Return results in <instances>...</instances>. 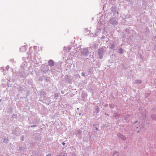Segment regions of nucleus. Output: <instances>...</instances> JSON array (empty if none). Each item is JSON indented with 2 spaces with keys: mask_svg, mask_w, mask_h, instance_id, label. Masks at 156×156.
<instances>
[{
  "mask_svg": "<svg viewBox=\"0 0 156 156\" xmlns=\"http://www.w3.org/2000/svg\"><path fill=\"white\" fill-rule=\"evenodd\" d=\"M48 65L50 66H53L54 65V62L52 60H50L48 62Z\"/></svg>",
  "mask_w": 156,
  "mask_h": 156,
  "instance_id": "obj_1",
  "label": "nucleus"
},
{
  "mask_svg": "<svg viewBox=\"0 0 156 156\" xmlns=\"http://www.w3.org/2000/svg\"><path fill=\"white\" fill-rule=\"evenodd\" d=\"M65 144V143H64V142H63L62 143V144L63 145H64Z\"/></svg>",
  "mask_w": 156,
  "mask_h": 156,
  "instance_id": "obj_4",
  "label": "nucleus"
},
{
  "mask_svg": "<svg viewBox=\"0 0 156 156\" xmlns=\"http://www.w3.org/2000/svg\"><path fill=\"white\" fill-rule=\"evenodd\" d=\"M101 49V50H102V48H99V50H100Z\"/></svg>",
  "mask_w": 156,
  "mask_h": 156,
  "instance_id": "obj_6",
  "label": "nucleus"
},
{
  "mask_svg": "<svg viewBox=\"0 0 156 156\" xmlns=\"http://www.w3.org/2000/svg\"><path fill=\"white\" fill-rule=\"evenodd\" d=\"M20 50L21 51H25V48L24 47H22L20 48Z\"/></svg>",
  "mask_w": 156,
  "mask_h": 156,
  "instance_id": "obj_2",
  "label": "nucleus"
},
{
  "mask_svg": "<svg viewBox=\"0 0 156 156\" xmlns=\"http://www.w3.org/2000/svg\"><path fill=\"white\" fill-rule=\"evenodd\" d=\"M81 75L82 76H84L85 75V73L83 72L81 73Z\"/></svg>",
  "mask_w": 156,
  "mask_h": 156,
  "instance_id": "obj_3",
  "label": "nucleus"
},
{
  "mask_svg": "<svg viewBox=\"0 0 156 156\" xmlns=\"http://www.w3.org/2000/svg\"><path fill=\"white\" fill-rule=\"evenodd\" d=\"M46 156H51V155L49 154H47L46 155Z\"/></svg>",
  "mask_w": 156,
  "mask_h": 156,
  "instance_id": "obj_5",
  "label": "nucleus"
}]
</instances>
